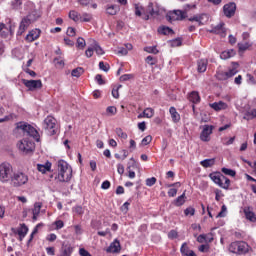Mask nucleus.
Wrapping results in <instances>:
<instances>
[{
  "label": "nucleus",
  "instance_id": "obj_1",
  "mask_svg": "<svg viewBox=\"0 0 256 256\" xmlns=\"http://www.w3.org/2000/svg\"><path fill=\"white\" fill-rule=\"evenodd\" d=\"M14 133H22L26 137H33L35 141H39L40 139L39 132L37 131V129H35V127L31 126V124L26 122L16 123Z\"/></svg>",
  "mask_w": 256,
  "mask_h": 256
},
{
  "label": "nucleus",
  "instance_id": "obj_2",
  "mask_svg": "<svg viewBox=\"0 0 256 256\" xmlns=\"http://www.w3.org/2000/svg\"><path fill=\"white\" fill-rule=\"evenodd\" d=\"M209 177L215 185H218L221 189H225V191H229V187H231V180L227 178V176L220 172H212L209 174Z\"/></svg>",
  "mask_w": 256,
  "mask_h": 256
},
{
  "label": "nucleus",
  "instance_id": "obj_3",
  "mask_svg": "<svg viewBox=\"0 0 256 256\" xmlns=\"http://www.w3.org/2000/svg\"><path fill=\"white\" fill-rule=\"evenodd\" d=\"M228 250L236 255H245L249 253V244L245 241H235L229 245Z\"/></svg>",
  "mask_w": 256,
  "mask_h": 256
},
{
  "label": "nucleus",
  "instance_id": "obj_4",
  "mask_svg": "<svg viewBox=\"0 0 256 256\" xmlns=\"http://www.w3.org/2000/svg\"><path fill=\"white\" fill-rule=\"evenodd\" d=\"M10 181L13 187H23L29 183V176L23 171H17L13 173Z\"/></svg>",
  "mask_w": 256,
  "mask_h": 256
},
{
  "label": "nucleus",
  "instance_id": "obj_5",
  "mask_svg": "<svg viewBox=\"0 0 256 256\" xmlns=\"http://www.w3.org/2000/svg\"><path fill=\"white\" fill-rule=\"evenodd\" d=\"M37 19H39V15H37V13L32 12V13L28 14L20 22V26H19L17 34L23 35L25 33V31H27V29H29V25H31V23H35V21H37Z\"/></svg>",
  "mask_w": 256,
  "mask_h": 256
},
{
  "label": "nucleus",
  "instance_id": "obj_6",
  "mask_svg": "<svg viewBox=\"0 0 256 256\" xmlns=\"http://www.w3.org/2000/svg\"><path fill=\"white\" fill-rule=\"evenodd\" d=\"M13 177V166L9 162L0 164V181L7 183Z\"/></svg>",
  "mask_w": 256,
  "mask_h": 256
},
{
  "label": "nucleus",
  "instance_id": "obj_7",
  "mask_svg": "<svg viewBox=\"0 0 256 256\" xmlns=\"http://www.w3.org/2000/svg\"><path fill=\"white\" fill-rule=\"evenodd\" d=\"M43 127L48 135H57V120L53 116H48L44 119Z\"/></svg>",
  "mask_w": 256,
  "mask_h": 256
},
{
  "label": "nucleus",
  "instance_id": "obj_8",
  "mask_svg": "<svg viewBox=\"0 0 256 256\" xmlns=\"http://www.w3.org/2000/svg\"><path fill=\"white\" fill-rule=\"evenodd\" d=\"M166 19L173 23V21H183L187 19V10H174L166 15Z\"/></svg>",
  "mask_w": 256,
  "mask_h": 256
},
{
  "label": "nucleus",
  "instance_id": "obj_9",
  "mask_svg": "<svg viewBox=\"0 0 256 256\" xmlns=\"http://www.w3.org/2000/svg\"><path fill=\"white\" fill-rule=\"evenodd\" d=\"M18 149L26 155L29 153H33V151H35V143L28 139H23L18 143Z\"/></svg>",
  "mask_w": 256,
  "mask_h": 256
},
{
  "label": "nucleus",
  "instance_id": "obj_10",
  "mask_svg": "<svg viewBox=\"0 0 256 256\" xmlns=\"http://www.w3.org/2000/svg\"><path fill=\"white\" fill-rule=\"evenodd\" d=\"M159 15V6L150 2L146 8V12L143 13L142 19L149 21V17H157Z\"/></svg>",
  "mask_w": 256,
  "mask_h": 256
},
{
  "label": "nucleus",
  "instance_id": "obj_11",
  "mask_svg": "<svg viewBox=\"0 0 256 256\" xmlns=\"http://www.w3.org/2000/svg\"><path fill=\"white\" fill-rule=\"evenodd\" d=\"M213 129V125H204L202 132L200 133V141H203L204 143H209V141H211Z\"/></svg>",
  "mask_w": 256,
  "mask_h": 256
},
{
  "label": "nucleus",
  "instance_id": "obj_12",
  "mask_svg": "<svg viewBox=\"0 0 256 256\" xmlns=\"http://www.w3.org/2000/svg\"><path fill=\"white\" fill-rule=\"evenodd\" d=\"M188 21H190L191 23L195 21L196 23H198L199 27H202V25H207L209 23V14H197L188 18Z\"/></svg>",
  "mask_w": 256,
  "mask_h": 256
},
{
  "label": "nucleus",
  "instance_id": "obj_13",
  "mask_svg": "<svg viewBox=\"0 0 256 256\" xmlns=\"http://www.w3.org/2000/svg\"><path fill=\"white\" fill-rule=\"evenodd\" d=\"M23 85L29 89V91H35L36 89L43 88V82L41 80H27L22 79Z\"/></svg>",
  "mask_w": 256,
  "mask_h": 256
},
{
  "label": "nucleus",
  "instance_id": "obj_14",
  "mask_svg": "<svg viewBox=\"0 0 256 256\" xmlns=\"http://www.w3.org/2000/svg\"><path fill=\"white\" fill-rule=\"evenodd\" d=\"M239 73V70H237V67H233L227 72H218L217 73V79L218 81H227V79H231V77H235V74Z\"/></svg>",
  "mask_w": 256,
  "mask_h": 256
},
{
  "label": "nucleus",
  "instance_id": "obj_15",
  "mask_svg": "<svg viewBox=\"0 0 256 256\" xmlns=\"http://www.w3.org/2000/svg\"><path fill=\"white\" fill-rule=\"evenodd\" d=\"M235 11H237V4L235 2H230L223 6V13L228 19L235 17Z\"/></svg>",
  "mask_w": 256,
  "mask_h": 256
},
{
  "label": "nucleus",
  "instance_id": "obj_16",
  "mask_svg": "<svg viewBox=\"0 0 256 256\" xmlns=\"http://www.w3.org/2000/svg\"><path fill=\"white\" fill-rule=\"evenodd\" d=\"M11 231H12V233H14V235H19V240L23 241V239H25L27 233H29V228L27 227V225L21 224L18 229L11 228Z\"/></svg>",
  "mask_w": 256,
  "mask_h": 256
},
{
  "label": "nucleus",
  "instance_id": "obj_17",
  "mask_svg": "<svg viewBox=\"0 0 256 256\" xmlns=\"http://www.w3.org/2000/svg\"><path fill=\"white\" fill-rule=\"evenodd\" d=\"M71 177H73V170H68L64 172H58V175L55 179H58L60 183H69L71 181Z\"/></svg>",
  "mask_w": 256,
  "mask_h": 256
},
{
  "label": "nucleus",
  "instance_id": "obj_18",
  "mask_svg": "<svg viewBox=\"0 0 256 256\" xmlns=\"http://www.w3.org/2000/svg\"><path fill=\"white\" fill-rule=\"evenodd\" d=\"M243 213L247 221H250L251 223H256V215H255V212H253V207L245 206L243 208Z\"/></svg>",
  "mask_w": 256,
  "mask_h": 256
},
{
  "label": "nucleus",
  "instance_id": "obj_19",
  "mask_svg": "<svg viewBox=\"0 0 256 256\" xmlns=\"http://www.w3.org/2000/svg\"><path fill=\"white\" fill-rule=\"evenodd\" d=\"M41 37V30L34 29L31 30L25 37V40L28 41V43H33V41H37V39Z\"/></svg>",
  "mask_w": 256,
  "mask_h": 256
},
{
  "label": "nucleus",
  "instance_id": "obj_20",
  "mask_svg": "<svg viewBox=\"0 0 256 256\" xmlns=\"http://www.w3.org/2000/svg\"><path fill=\"white\" fill-rule=\"evenodd\" d=\"M208 32L214 35H225V23L220 22L218 25L212 26V29L208 30Z\"/></svg>",
  "mask_w": 256,
  "mask_h": 256
},
{
  "label": "nucleus",
  "instance_id": "obj_21",
  "mask_svg": "<svg viewBox=\"0 0 256 256\" xmlns=\"http://www.w3.org/2000/svg\"><path fill=\"white\" fill-rule=\"evenodd\" d=\"M209 65V60L199 59L197 61V71L198 73H205L207 71V66Z\"/></svg>",
  "mask_w": 256,
  "mask_h": 256
},
{
  "label": "nucleus",
  "instance_id": "obj_22",
  "mask_svg": "<svg viewBox=\"0 0 256 256\" xmlns=\"http://www.w3.org/2000/svg\"><path fill=\"white\" fill-rule=\"evenodd\" d=\"M121 251V243L119 241H114L106 249L107 253H119Z\"/></svg>",
  "mask_w": 256,
  "mask_h": 256
},
{
  "label": "nucleus",
  "instance_id": "obj_23",
  "mask_svg": "<svg viewBox=\"0 0 256 256\" xmlns=\"http://www.w3.org/2000/svg\"><path fill=\"white\" fill-rule=\"evenodd\" d=\"M187 193V190H185L182 195L178 196L174 201L173 205L175 207H182V205H185V202L187 201V196L185 195Z\"/></svg>",
  "mask_w": 256,
  "mask_h": 256
},
{
  "label": "nucleus",
  "instance_id": "obj_24",
  "mask_svg": "<svg viewBox=\"0 0 256 256\" xmlns=\"http://www.w3.org/2000/svg\"><path fill=\"white\" fill-rule=\"evenodd\" d=\"M169 113L172 117L173 123H179L181 121V115L179 114V112H177V109L175 107H170Z\"/></svg>",
  "mask_w": 256,
  "mask_h": 256
},
{
  "label": "nucleus",
  "instance_id": "obj_25",
  "mask_svg": "<svg viewBox=\"0 0 256 256\" xmlns=\"http://www.w3.org/2000/svg\"><path fill=\"white\" fill-rule=\"evenodd\" d=\"M188 99L191 103H194V104L201 103V96H199V92L197 91H192L189 94Z\"/></svg>",
  "mask_w": 256,
  "mask_h": 256
},
{
  "label": "nucleus",
  "instance_id": "obj_26",
  "mask_svg": "<svg viewBox=\"0 0 256 256\" xmlns=\"http://www.w3.org/2000/svg\"><path fill=\"white\" fill-rule=\"evenodd\" d=\"M64 171H73V170L71 168H69V164L65 160H59L58 161V173H61Z\"/></svg>",
  "mask_w": 256,
  "mask_h": 256
},
{
  "label": "nucleus",
  "instance_id": "obj_27",
  "mask_svg": "<svg viewBox=\"0 0 256 256\" xmlns=\"http://www.w3.org/2000/svg\"><path fill=\"white\" fill-rule=\"evenodd\" d=\"M210 107L214 109V111H222V109H227V104L223 101H219L210 104Z\"/></svg>",
  "mask_w": 256,
  "mask_h": 256
},
{
  "label": "nucleus",
  "instance_id": "obj_28",
  "mask_svg": "<svg viewBox=\"0 0 256 256\" xmlns=\"http://www.w3.org/2000/svg\"><path fill=\"white\" fill-rule=\"evenodd\" d=\"M158 33L160 35H175V31H173L169 26H160L158 28Z\"/></svg>",
  "mask_w": 256,
  "mask_h": 256
},
{
  "label": "nucleus",
  "instance_id": "obj_29",
  "mask_svg": "<svg viewBox=\"0 0 256 256\" xmlns=\"http://www.w3.org/2000/svg\"><path fill=\"white\" fill-rule=\"evenodd\" d=\"M236 52L233 49L225 50L220 54V59L227 60L231 59V57H235Z\"/></svg>",
  "mask_w": 256,
  "mask_h": 256
},
{
  "label": "nucleus",
  "instance_id": "obj_30",
  "mask_svg": "<svg viewBox=\"0 0 256 256\" xmlns=\"http://www.w3.org/2000/svg\"><path fill=\"white\" fill-rule=\"evenodd\" d=\"M37 169L40 173H47V171H51V162H46L45 165L38 164Z\"/></svg>",
  "mask_w": 256,
  "mask_h": 256
},
{
  "label": "nucleus",
  "instance_id": "obj_31",
  "mask_svg": "<svg viewBox=\"0 0 256 256\" xmlns=\"http://www.w3.org/2000/svg\"><path fill=\"white\" fill-rule=\"evenodd\" d=\"M200 165H202V167L205 169H208V167H213V165H215V158L202 160Z\"/></svg>",
  "mask_w": 256,
  "mask_h": 256
},
{
  "label": "nucleus",
  "instance_id": "obj_32",
  "mask_svg": "<svg viewBox=\"0 0 256 256\" xmlns=\"http://www.w3.org/2000/svg\"><path fill=\"white\" fill-rule=\"evenodd\" d=\"M73 254V247L71 245H65L62 247L61 256H71Z\"/></svg>",
  "mask_w": 256,
  "mask_h": 256
},
{
  "label": "nucleus",
  "instance_id": "obj_33",
  "mask_svg": "<svg viewBox=\"0 0 256 256\" xmlns=\"http://www.w3.org/2000/svg\"><path fill=\"white\" fill-rule=\"evenodd\" d=\"M118 12H119V6L117 5H110V6H107L106 8V13L108 15H117Z\"/></svg>",
  "mask_w": 256,
  "mask_h": 256
},
{
  "label": "nucleus",
  "instance_id": "obj_34",
  "mask_svg": "<svg viewBox=\"0 0 256 256\" xmlns=\"http://www.w3.org/2000/svg\"><path fill=\"white\" fill-rule=\"evenodd\" d=\"M256 117V109H252L251 111H247L244 116L243 119L245 121H251V119H255Z\"/></svg>",
  "mask_w": 256,
  "mask_h": 256
},
{
  "label": "nucleus",
  "instance_id": "obj_35",
  "mask_svg": "<svg viewBox=\"0 0 256 256\" xmlns=\"http://www.w3.org/2000/svg\"><path fill=\"white\" fill-rule=\"evenodd\" d=\"M69 19H72V21L77 23V21H80V19H81V14H79V12H77L75 10H71L69 12Z\"/></svg>",
  "mask_w": 256,
  "mask_h": 256
},
{
  "label": "nucleus",
  "instance_id": "obj_36",
  "mask_svg": "<svg viewBox=\"0 0 256 256\" xmlns=\"http://www.w3.org/2000/svg\"><path fill=\"white\" fill-rule=\"evenodd\" d=\"M0 35L4 38H7V36L9 35V28H7L5 23H0Z\"/></svg>",
  "mask_w": 256,
  "mask_h": 256
},
{
  "label": "nucleus",
  "instance_id": "obj_37",
  "mask_svg": "<svg viewBox=\"0 0 256 256\" xmlns=\"http://www.w3.org/2000/svg\"><path fill=\"white\" fill-rule=\"evenodd\" d=\"M94 51L98 55H105V51H103V48L97 43V41H94V44L92 45Z\"/></svg>",
  "mask_w": 256,
  "mask_h": 256
},
{
  "label": "nucleus",
  "instance_id": "obj_38",
  "mask_svg": "<svg viewBox=\"0 0 256 256\" xmlns=\"http://www.w3.org/2000/svg\"><path fill=\"white\" fill-rule=\"evenodd\" d=\"M14 119H17V115L11 113L4 116L3 118H0V123H7L8 121H13Z\"/></svg>",
  "mask_w": 256,
  "mask_h": 256
},
{
  "label": "nucleus",
  "instance_id": "obj_39",
  "mask_svg": "<svg viewBox=\"0 0 256 256\" xmlns=\"http://www.w3.org/2000/svg\"><path fill=\"white\" fill-rule=\"evenodd\" d=\"M153 115H155V110H153V108H146L143 111V117H146V119H151Z\"/></svg>",
  "mask_w": 256,
  "mask_h": 256
},
{
  "label": "nucleus",
  "instance_id": "obj_40",
  "mask_svg": "<svg viewBox=\"0 0 256 256\" xmlns=\"http://www.w3.org/2000/svg\"><path fill=\"white\" fill-rule=\"evenodd\" d=\"M144 51L146 53H152V55H157L159 53L157 46H146L144 47Z\"/></svg>",
  "mask_w": 256,
  "mask_h": 256
},
{
  "label": "nucleus",
  "instance_id": "obj_41",
  "mask_svg": "<svg viewBox=\"0 0 256 256\" xmlns=\"http://www.w3.org/2000/svg\"><path fill=\"white\" fill-rule=\"evenodd\" d=\"M221 171L222 173H224V175H228L229 177H235V175H237V172L235 170L226 167H223Z\"/></svg>",
  "mask_w": 256,
  "mask_h": 256
},
{
  "label": "nucleus",
  "instance_id": "obj_42",
  "mask_svg": "<svg viewBox=\"0 0 256 256\" xmlns=\"http://www.w3.org/2000/svg\"><path fill=\"white\" fill-rule=\"evenodd\" d=\"M43 207V203L41 202H36L34 204V208L32 209V213L35 215H39L41 213V208Z\"/></svg>",
  "mask_w": 256,
  "mask_h": 256
},
{
  "label": "nucleus",
  "instance_id": "obj_43",
  "mask_svg": "<svg viewBox=\"0 0 256 256\" xmlns=\"http://www.w3.org/2000/svg\"><path fill=\"white\" fill-rule=\"evenodd\" d=\"M83 73H85V70L82 67H78L72 70L71 75L72 77H79L80 75H83Z\"/></svg>",
  "mask_w": 256,
  "mask_h": 256
},
{
  "label": "nucleus",
  "instance_id": "obj_44",
  "mask_svg": "<svg viewBox=\"0 0 256 256\" xmlns=\"http://www.w3.org/2000/svg\"><path fill=\"white\" fill-rule=\"evenodd\" d=\"M91 19H93V17L89 13H83L82 15H80V21L82 23H89Z\"/></svg>",
  "mask_w": 256,
  "mask_h": 256
},
{
  "label": "nucleus",
  "instance_id": "obj_45",
  "mask_svg": "<svg viewBox=\"0 0 256 256\" xmlns=\"http://www.w3.org/2000/svg\"><path fill=\"white\" fill-rule=\"evenodd\" d=\"M23 5L22 0H12L11 7L12 9L18 10L21 9V6Z\"/></svg>",
  "mask_w": 256,
  "mask_h": 256
},
{
  "label": "nucleus",
  "instance_id": "obj_46",
  "mask_svg": "<svg viewBox=\"0 0 256 256\" xmlns=\"http://www.w3.org/2000/svg\"><path fill=\"white\" fill-rule=\"evenodd\" d=\"M136 17H142L143 18V6L139 4H135V11H134Z\"/></svg>",
  "mask_w": 256,
  "mask_h": 256
},
{
  "label": "nucleus",
  "instance_id": "obj_47",
  "mask_svg": "<svg viewBox=\"0 0 256 256\" xmlns=\"http://www.w3.org/2000/svg\"><path fill=\"white\" fill-rule=\"evenodd\" d=\"M115 133H116L117 137H120V139L125 140L128 137L127 133L123 132V129H121V128H116Z\"/></svg>",
  "mask_w": 256,
  "mask_h": 256
},
{
  "label": "nucleus",
  "instance_id": "obj_48",
  "mask_svg": "<svg viewBox=\"0 0 256 256\" xmlns=\"http://www.w3.org/2000/svg\"><path fill=\"white\" fill-rule=\"evenodd\" d=\"M145 61L148 65H151V67H153V65H157V57L147 56Z\"/></svg>",
  "mask_w": 256,
  "mask_h": 256
},
{
  "label": "nucleus",
  "instance_id": "obj_49",
  "mask_svg": "<svg viewBox=\"0 0 256 256\" xmlns=\"http://www.w3.org/2000/svg\"><path fill=\"white\" fill-rule=\"evenodd\" d=\"M171 47H181L183 45V40L181 38H176L170 41Z\"/></svg>",
  "mask_w": 256,
  "mask_h": 256
},
{
  "label": "nucleus",
  "instance_id": "obj_50",
  "mask_svg": "<svg viewBox=\"0 0 256 256\" xmlns=\"http://www.w3.org/2000/svg\"><path fill=\"white\" fill-rule=\"evenodd\" d=\"M249 47H251V43H249V42L238 43L239 51H247V49H249Z\"/></svg>",
  "mask_w": 256,
  "mask_h": 256
},
{
  "label": "nucleus",
  "instance_id": "obj_51",
  "mask_svg": "<svg viewBox=\"0 0 256 256\" xmlns=\"http://www.w3.org/2000/svg\"><path fill=\"white\" fill-rule=\"evenodd\" d=\"M99 69H101V71H104L105 73H107L109 71V69H111V67L109 66V64H105V62L101 61V62H99Z\"/></svg>",
  "mask_w": 256,
  "mask_h": 256
},
{
  "label": "nucleus",
  "instance_id": "obj_52",
  "mask_svg": "<svg viewBox=\"0 0 256 256\" xmlns=\"http://www.w3.org/2000/svg\"><path fill=\"white\" fill-rule=\"evenodd\" d=\"M209 249V244H202L198 247V251H200V253H209Z\"/></svg>",
  "mask_w": 256,
  "mask_h": 256
},
{
  "label": "nucleus",
  "instance_id": "obj_53",
  "mask_svg": "<svg viewBox=\"0 0 256 256\" xmlns=\"http://www.w3.org/2000/svg\"><path fill=\"white\" fill-rule=\"evenodd\" d=\"M184 214L186 215V217H189V215L191 217H193V215H195V208L193 207H188L184 210Z\"/></svg>",
  "mask_w": 256,
  "mask_h": 256
},
{
  "label": "nucleus",
  "instance_id": "obj_54",
  "mask_svg": "<svg viewBox=\"0 0 256 256\" xmlns=\"http://www.w3.org/2000/svg\"><path fill=\"white\" fill-rule=\"evenodd\" d=\"M131 79H135L134 74H124L120 77V81H131Z\"/></svg>",
  "mask_w": 256,
  "mask_h": 256
},
{
  "label": "nucleus",
  "instance_id": "obj_55",
  "mask_svg": "<svg viewBox=\"0 0 256 256\" xmlns=\"http://www.w3.org/2000/svg\"><path fill=\"white\" fill-rule=\"evenodd\" d=\"M155 183H157V178H155V177H151V178L146 179V186L147 187H153V185H155Z\"/></svg>",
  "mask_w": 256,
  "mask_h": 256
},
{
  "label": "nucleus",
  "instance_id": "obj_56",
  "mask_svg": "<svg viewBox=\"0 0 256 256\" xmlns=\"http://www.w3.org/2000/svg\"><path fill=\"white\" fill-rule=\"evenodd\" d=\"M151 141H153V137L151 135H148L142 139L141 145H143V146L149 145V143H151Z\"/></svg>",
  "mask_w": 256,
  "mask_h": 256
},
{
  "label": "nucleus",
  "instance_id": "obj_57",
  "mask_svg": "<svg viewBox=\"0 0 256 256\" xmlns=\"http://www.w3.org/2000/svg\"><path fill=\"white\" fill-rule=\"evenodd\" d=\"M106 113H108L109 115H117V107L115 106L107 107Z\"/></svg>",
  "mask_w": 256,
  "mask_h": 256
},
{
  "label": "nucleus",
  "instance_id": "obj_58",
  "mask_svg": "<svg viewBox=\"0 0 256 256\" xmlns=\"http://www.w3.org/2000/svg\"><path fill=\"white\" fill-rule=\"evenodd\" d=\"M85 45H86L85 39L79 37V38L77 39V47H79L80 49H85Z\"/></svg>",
  "mask_w": 256,
  "mask_h": 256
},
{
  "label": "nucleus",
  "instance_id": "obj_59",
  "mask_svg": "<svg viewBox=\"0 0 256 256\" xmlns=\"http://www.w3.org/2000/svg\"><path fill=\"white\" fill-rule=\"evenodd\" d=\"M121 85H119L117 88L112 89V96L114 99H119V89H121Z\"/></svg>",
  "mask_w": 256,
  "mask_h": 256
},
{
  "label": "nucleus",
  "instance_id": "obj_60",
  "mask_svg": "<svg viewBox=\"0 0 256 256\" xmlns=\"http://www.w3.org/2000/svg\"><path fill=\"white\" fill-rule=\"evenodd\" d=\"M197 242L198 243H207V235L206 234H200L197 237Z\"/></svg>",
  "mask_w": 256,
  "mask_h": 256
},
{
  "label": "nucleus",
  "instance_id": "obj_61",
  "mask_svg": "<svg viewBox=\"0 0 256 256\" xmlns=\"http://www.w3.org/2000/svg\"><path fill=\"white\" fill-rule=\"evenodd\" d=\"M95 81H97L98 85H105V80H103V76L101 74H97L95 76Z\"/></svg>",
  "mask_w": 256,
  "mask_h": 256
},
{
  "label": "nucleus",
  "instance_id": "obj_62",
  "mask_svg": "<svg viewBox=\"0 0 256 256\" xmlns=\"http://www.w3.org/2000/svg\"><path fill=\"white\" fill-rule=\"evenodd\" d=\"M66 34L68 35V37H75V35H76L75 28L68 27Z\"/></svg>",
  "mask_w": 256,
  "mask_h": 256
},
{
  "label": "nucleus",
  "instance_id": "obj_63",
  "mask_svg": "<svg viewBox=\"0 0 256 256\" xmlns=\"http://www.w3.org/2000/svg\"><path fill=\"white\" fill-rule=\"evenodd\" d=\"M168 237L170 239H177L179 237V233H177L176 230H171L169 233H168Z\"/></svg>",
  "mask_w": 256,
  "mask_h": 256
},
{
  "label": "nucleus",
  "instance_id": "obj_64",
  "mask_svg": "<svg viewBox=\"0 0 256 256\" xmlns=\"http://www.w3.org/2000/svg\"><path fill=\"white\" fill-rule=\"evenodd\" d=\"M79 255L80 256H93L89 251H87L85 248H80L79 249Z\"/></svg>",
  "mask_w": 256,
  "mask_h": 256
}]
</instances>
